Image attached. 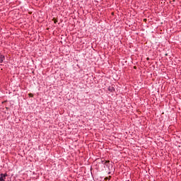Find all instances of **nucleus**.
Masks as SVG:
<instances>
[{
    "instance_id": "obj_6",
    "label": "nucleus",
    "mask_w": 181,
    "mask_h": 181,
    "mask_svg": "<svg viewBox=\"0 0 181 181\" xmlns=\"http://www.w3.org/2000/svg\"><path fill=\"white\" fill-rule=\"evenodd\" d=\"M54 23H57V20H54Z\"/></svg>"
},
{
    "instance_id": "obj_7",
    "label": "nucleus",
    "mask_w": 181,
    "mask_h": 181,
    "mask_svg": "<svg viewBox=\"0 0 181 181\" xmlns=\"http://www.w3.org/2000/svg\"><path fill=\"white\" fill-rule=\"evenodd\" d=\"M105 180H108V177H106V178H105Z\"/></svg>"
},
{
    "instance_id": "obj_1",
    "label": "nucleus",
    "mask_w": 181,
    "mask_h": 181,
    "mask_svg": "<svg viewBox=\"0 0 181 181\" xmlns=\"http://www.w3.org/2000/svg\"><path fill=\"white\" fill-rule=\"evenodd\" d=\"M101 163L106 166V168L108 169L109 173L108 175H111V171L114 170L112 164L110 163V160H101Z\"/></svg>"
},
{
    "instance_id": "obj_2",
    "label": "nucleus",
    "mask_w": 181,
    "mask_h": 181,
    "mask_svg": "<svg viewBox=\"0 0 181 181\" xmlns=\"http://www.w3.org/2000/svg\"><path fill=\"white\" fill-rule=\"evenodd\" d=\"M108 91H110V93H114V91H115V88H114L112 86H109L107 88Z\"/></svg>"
},
{
    "instance_id": "obj_5",
    "label": "nucleus",
    "mask_w": 181,
    "mask_h": 181,
    "mask_svg": "<svg viewBox=\"0 0 181 181\" xmlns=\"http://www.w3.org/2000/svg\"><path fill=\"white\" fill-rule=\"evenodd\" d=\"M0 181H5V179L0 177Z\"/></svg>"
},
{
    "instance_id": "obj_3",
    "label": "nucleus",
    "mask_w": 181,
    "mask_h": 181,
    "mask_svg": "<svg viewBox=\"0 0 181 181\" xmlns=\"http://www.w3.org/2000/svg\"><path fill=\"white\" fill-rule=\"evenodd\" d=\"M5 60V55H2L0 54V63H4V61Z\"/></svg>"
},
{
    "instance_id": "obj_4",
    "label": "nucleus",
    "mask_w": 181,
    "mask_h": 181,
    "mask_svg": "<svg viewBox=\"0 0 181 181\" xmlns=\"http://www.w3.org/2000/svg\"><path fill=\"white\" fill-rule=\"evenodd\" d=\"M6 177H8V174L7 173H1L0 174V177H2V179H4V180H5V179H6Z\"/></svg>"
}]
</instances>
